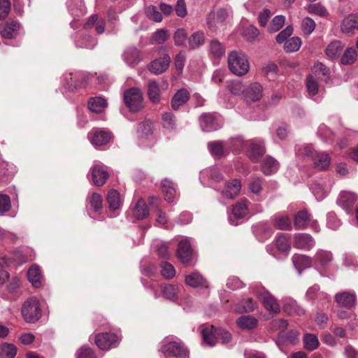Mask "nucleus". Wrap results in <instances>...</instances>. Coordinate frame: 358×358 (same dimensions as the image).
Listing matches in <instances>:
<instances>
[{"label":"nucleus","mask_w":358,"mask_h":358,"mask_svg":"<svg viewBox=\"0 0 358 358\" xmlns=\"http://www.w3.org/2000/svg\"><path fill=\"white\" fill-rule=\"evenodd\" d=\"M357 51L354 48H348L344 52L341 58V63L344 65L353 64L357 59Z\"/></svg>","instance_id":"052dcab7"},{"label":"nucleus","mask_w":358,"mask_h":358,"mask_svg":"<svg viewBox=\"0 0 358 358\" xmlns=\"http://www.w3.org/2000/svg\"><path fill=\"white\" fill-rule=\"evenodd\" d=\"M310 189L317 201L324 199L330 191V185L318 182H314Z\"/></svg>","instance_id":"473e14b6"},{"label":"nucleus","mask_w":358,"mask_h":358,"mask_svg":"<svg viewBox=\"0 0 358 358\" xmlns=\"http://www.w3.org/2000/svg\"><path fill=\"white\" fill-rule=\"evenodd\" d=\"M263 96V87L259 83H250L245 90V96L252 101H259Z\"/></svg>","instance_id":"4be33fe9"},{"label":"nucleus","mask_w":358,"mask_h":358,"mask_svg":"<svg viewBox=\"0 0 358 358\" xmlns=\"http://www.w3.org/2000/svg\"><path fill=\"white\" fill-rule=\"evenodd\" d=\"M106 200L110 210H116L120 208L121 204L120 196L119 192L115 189H111L108 192Z\"/></svg>","instance_id":"49530a36"},{"label":"nucleus","mask_w":358,"mask_h":358,"mask_svg":"<svg viewBox=\"0 0 358 358\" xmlns=\"http://www.w3.org/2000/svg\"><path fill=\"white\" fill-rule=\"evenodd\" d=\"M22 315L27 322L34 323L41 317L40 303L36 298L25 301L22 307Z\"/></svg>","instance_id":"39448f33"},{"label":"nucleus","mask_w":358,"mask_h":358,"mask_svg":"<svg viewBox=\"0 0 358 358\" xmlns=\"http://www.w3.org/2000/svg\"><path fill=\"white\" fill-rule=\"evenodd\" d=\"M92 180L94 185L103 186L109 177L108 171L101 164H95L90 169Z\"/></svg>","instance_id":"ddd939ff"},{"label":"nucleus","mask_w":358,"mask_h":358,"mask_svg":"<svg viewBox=\"0 0 358 358\" xmlns=\"http://www.w3.org/2000/svg\"><path fill=\"white\" fill-rule=\"evenodd\" d=\"M295 150L297 155L312 157L315 167L319 170H324L327 169L330 164V157L329 155L324 152L317 153L315 152L311 145H298L296 146Z\"/></svg>","instance_id":"f03ea898"},{"label":"nucleus","mask_w":358,"mask_h":358,"mask_svg":"<svg viewBox=\"0 0 358 358\" xmlns=\"http://www.w3.org/2000/svg\"><path fill=\"white\" fill-rule=\"evenodd\" d=\"M87 201L95 212H99L102 209L103 198L99 194L92 192L88 195Z\"/></svg>","instance_id":"8fccbe9b"},{"label":"nucleus","mask_w":358,"mask_h":358,"mask_svg":"<svg viewBox=\"0 0 358 358\" xmlns=\"http://www.w3.org/2000/svg\"><path fill=\"white\" fill-rule=\"evenodd\" d=\"M315 245L314 238L306 233H296L293 236V245L295 248L310 250Z\"/></svg>","instance_id":"9d476101"},{"label":"nucleus","mask_w":358,"mask_h":358,"mask_svg":"<svg viewBox=\"0 0 358 358\" xmlns=\"http://www.w3.org/2000/svg\"><path fill=\"white\" fill-rule=\"evenodd\" d=\"M292 259L296 269L299 273L303 268H309L312 265V258L305 255H294Z\"/></svg>","instance_id":"7c9ffc66"},{"label":"nucleus","mask_w":358,"mask_h":358,"mask_svg":"<svg viewBox=\"0 0 358 358\" xmlns=\"http://www.w3.org/2000/svg\"><path fill=\"white\" fill-rule=\"evenodd\" d=\"M171 62V58L167 54H164L162 57L154 59L148 66L149 71L155 74L159 75L165 72Z\"/></svg>","instance_id":"4468645a"},{"label":"nucleus","mask_w":358,"mask_h":358,"mask_svg":"<svg viewBox=\"0 0 358 358\" xmlns=\"http://www.w3.org/2000/svg\"><path fill=\"white\" fill-rule=\"evenodd\" d=\"M250 158L254 162H258L265 152L263 143L261 141H254L251 143Z\"/></svg>","instance_id":"a19ab883"},{"label":"nucleus","mask_w":358,"mask_h":358,"mask_svg":"<svg viewBox=\"0 0 358 358\" xmlns=\"http://www.w3.org/2000/svg\"><path fill=\"white\" fill-rule=\"evenodd\" d=\"M226 48L217 39L212 40L209 43L208 53L209 55L216 59L221 58L225 55Z\"/></svg>","instance_id":"c756f323"},{"label":"nucleus","mask_w":358,"mask_h":358,"mask_svg":"<svg viewBox=\"0 0 358 358\" xmlns=\"http://www.w3.org/2000/svg\"><path fill=\"white\" fill-rule=\"evenodd\" d=\"M201 129L206 132L213 131L222 127V121L216 115L211 113H204L199 117Z\"/></svg>","instance_id":"1a4fd4ad"},{"label":"nucleus","mask_w":358,"mask_h":358,"mask_svg":"<svg viewBox=\"0 0 358 358\" xmlns=\"http://www.w3.org/2000/svg\"><path fill=\"white\" fill-rule=\"evenodd\" d=\"M106 106L107 101L102 97L91 98L88 102L89 109L96 113L103 112Z\"/></svg>","instance_id":"58836bf2"},{"label":"nucleus","mask_w":358,"mask_h":358,"mask_svg":"<svg viewBox=\"0 0 358 358\" xmlns=\"http://www.w3.org/2000/svg\"><path fill=\"white\" fill-rule=\"evenodd\" d=\"M122 57L127 65L131 67L136 66L143 59L141 52L134 47L127 48Z\"/></svg>","instance_id":"2eb2a0df"},{"label":"nucleus","mask_w":358,"mask_h":358,"mask_svg":"<svg viewBox=\"0 0 358 358\" xmlns=\"http://www.w3.org/2000/svg\"><path fill=\"white\" fill-rule=\"evenodd\" d=\"M342 49L343 47L341 42L338 41H334L327 45L325 53L327 57L334 59L340 55Z\"/></svg>","instance_id":"de8ad7c7"},{"label":"nucleus","mask_w":358,"mask_h":358,"mask_svg":"<svg viewBox=\"0 0 358 358\" xmlns=\"http://www.w3.org/2000/svg\"><path fill=\"white\" fill-rule=\"evenodd\" d=\"M335 300L340 306L350 309L355 306L356 295L353 292H343L336 294Z\"/></svg>","instance_id":"412c9836"},{"label":"nucleus","mask_w":358,"mask_h":358,"mask_svg":"<svg viewBox=\"0 0 358 358\" xmlns=\"http://www.w3.org/2000/svg\"><path fill=\"white\" fill-rule=\"evenodd\" d=\"M228 66L230 71L238 76L245 75L250 69L247 57L238 51H232L229 53Z\"/></svg>","instance_id":"f257e3e1"},{"label":"nucleus","mask_w":358,"mask_h":358,"mask_svg":"<svg viewBox=\"0 0 358 358\" xmlns=\"http://www.w3.org/2000/svg\"><path fill=\"white\" fill-rule=\"evenodd\" d=\"M305 348L309 350H314L318 347L319 341L317 337L311 334H307L303 338Z\"/></svg>","instance_id":"e2e57ef3"},{"label":"nucleus","mask_w":358,"mask_h":358,"mask_svg":"<svg viewBox=\"0 0 358 358\" xmlns=\"http://www.w3.org/2000/svg\"><path fill=\"white\" fill-rule=\"evenodd\" d=\"M253 292L268 312L273 314H278L280 313V305L278 304L276 299L270 292L264 288H262L255 289Z\"/></svg>","instance_id":"0eeeda50"},{"label":"nucleus","mask_w":358,"mask_h":358,"mask_svg":"<svg viewBox=\"0 0 358 358\" xmlns=\"http://www.w3.org/2000/svg\"><path fill=\"white\" fill-rule=\"evenodd\" d=\"M88 138L94 147L104 145L109 143L112 138V134L108 131L101 129H93L88 133Z\"/></svg>","instance_id":"6e6552de"},{"label":"nucleus","mask_w":358,"mask_h":358,"mask_svg":"<svg viewBox=\"0 0 358 358\" xmlns=\"http://www.w3.org/2000/svg\"><path fill=\"white\" fill-rule=\"evenodd\" d=\"M227 17L228 12L225 8L210 11L206 17L208 29L213 33L223 29Z\"/></svg>","instance_id":"20e7f679"},{"label":"nucleus","mask_w":358,"mask_h":358,"mask_svg":"<svg viewBox=\"0 0 358 358\" xmlns=\"http://www.w3.org/2000/svg\"><path fill=\"white\" fill-rule=\"evenodd\" d=\"M164 355H171L178 358H184L188 355V351L184 345L178 342H169L161 348Z\"/></svg>","instance_id":"f8f14e48"},{"label":"nucleus","mask_w":358,"mask_h":358,"mask_svg":"<svg viewBox=\"0 0 358 358\" xmlns=\"http://www.w3.org/2000/svg\"><path fill=\"white\" fill-rule=\"evenodd\" d=\"M67 6L69 12L74 17L75 20L84 15L86 13V8L83 0H69Z\"/></svg>","instance_id":"bb28decb"},{"label":"nucleus","mask_w":358,"mask_h":358,"mask_svg":"<svg viewBox=\"0 0 358 358\" xmlns=\"http://www.w3.org/2000/svg\"><path fill=\"white\" fill-rule=\"evenodd\" d=\"M314 75H308L306 78V88L308 94L310 96H313L318 93L319 81Z\"/></svg>","instance_id":"3c124183"},{"label":"nucleus","mask_w":358,"mask_h":358,"mask_svg":"<svg viewBox=\"0 0 358 358\" xmlns=\"http://www.w3.org/2000/svg\"><path fill=\"white\" fill-rule=\"evenodd\" d=\"M124 100L131 112H138L143 108V94L138 88L133 87L126 90L124 94Z\"/></svg>","instance_id":"423d86ee"},{"label":"nucleus","mask_w":358,"mask_h":358,"mask_svg":"<svg viewBox=\"0 0 358 358\" xmlns=\"http://www.w3.org/2000/svg\"><path fill=\"white\" fill-rule=\"evenodd\" d=\"M206 178L210 179L213 182H219L222 180L223 176L217 167L212 166L203 169L200 173V180L202 183L205 182Z\"/></svg>","instance_id":"393cba45"},{"label":"nucleus","mask_w":358,"mask_h":358,"mask_svg":"<svg viewBox=\"0 0 358 358\" xmlns=\"http://www.w3.org/2000/svg\"><path fill=\"white\" fill-rule=\"evenodd\" d=\"M329 69L321 62H315L311 69L310 75H314L317 78L322 80L329 76Z\"/></svg>","instance_id":"c03bdc74"},{"label":"nucleus","mask_w":358,"mask_h":358,"mask_svg":"<svg viewBox=\"0 0 358 358\" xmlns=\"http://www.w3.org/2000/svg\"><path fill=\"white\" fill-rule=\"evenodd\" d=\"M161 291L164 298L173 301L178 299L180 292L179 287L172 284L161 285Z\"/></svg>","instance_id":"f704fd0d"},{"label":"nucleus","mask_w":358,"mask_h":358,"mask_svg":"<svg viewBox=\"0 0 358 358\" xmlns=\"http://www.w3.org/2000/svg\"><path fill=\"white\" fill-rule=\"evenodd\" d=\"M185 282L193 287L206 286V279L199 272L187 275Z\"/></svg>","instance_id":"79ce46f5"},{"label":"nucleus","mask_w":358,"mask_h":358,"mask_svg":"<svg viewBox=\"0 0 358 358\" xmlns=\"http://www.w3.org/2000/svg\"><path fill=\"white\" fill-rule=\"evenodd\" d=\"M27 276L29 281L31 283L34 287L38 288L41 287L42 275L38 266H31L27 271Z\"/></svg>","instance_id":"72a5a7b5"},{"label":"nucleus","mask_w":358,"mask_h":358,"mask_svg":"<svg viewBox=\"0 0 358 358\" xmlns=\"http://www.w3.org/2000/svg\"><path fill=\"white\" fill-rule=\"evenodd\" d=\"M145 15L149 19L157 22H162L163 19L161 13L155 6H150L147 7L145 8Z\"/></svg>","instance_id":"69168bd1"},{"label":"nucleus","mask_w":358,"mask_h":358,"mask_svg":"<svg viewBox=\"0 0 358 358\" xmlns=\"http://www.w3.org/2000/svg\"><path fill=\"white\" fill-rule=\"evenodd\" d=\"M192 255V250L189 241L187 238L181 240L177 249V257L183 264L190 262Z\"/></svg>","instance_id":"dca6fc26"},{"label":"nucleus","mask_w":358,"mask_h":358,"mask_svg":"<svg viewBox=\"0 0 358 358\" xmlns=\"http://www.w3.org/2000/svg\"><path fill=\"white\" fill-rule=\"evenodd\" d=\"M169 31L165 29H160L153 33L152 40L157 44L164 43L169 38Z\"/></svg>","instance_id":"0e129e2a"},{"label":"nucleus","mask_w":358,"mask_h":358,"mask_svg":"<svg viewBox=\"0 0 358 358\" xmlns=\"http://www.w3.org/2000/svg\"><path fill=\"white\" fill-rule=\"evenodd\" d=\"M278 162L271 157H266L262 160V169L266 175H271L276 172L278 169Z\"/></svg>","instance_id":"c9c22d12"},{"label":"nucleus","mask_w":358,"mask_h":358,"mask_svg":"<svg viewBox=\"0 0 358 358\" xmlns=\"http://www.w3.org/2000/svg\"><path fill=\"white\" fill-rule=\"evenodd\" d=\"M241 189V180L234 179L231 182H226L225 189L221 191V194L227 199H233L239 194Z\"/></svg>","instance_id":"b1692460"},{"label":"nucleus","mask_w":358,"mask_h":358,"mask_svg":"<svg viewBox=\"0 0 358 358\" xmlns=\"http://www.w3.org/2000/svg\"><path fill=\"white\" fill-rule=\"evenodd\" d=\"M119 341L118 336L115 334L103 333L96 335L95 343L102 350H108L115 347Z\"/></svg>","instance_id":"9b49d317"},{"label":"nucleus","mask_w":358,"mask_h":358,"mask_svg":"<svg viewBox=\"0 0 358 358\" xmlns=\"http://www.w3.org/2000/svg\"><path fill=\"white\" fill-rule=\"evenodd\" d=\"M227 141H214L208 143V149L211 155L215 158H221L228 152Z\"/></svg>","instance_id":"f3484780"},{"label":"nucleus","mask_w":358,"mask_h":358,"mask_svg":"<svg viewBox=\"0 0 358 358\" xmlns=\"http://www.w3.org/2000/svg\"><path fill=\"white\" fill-rule=\"evenodd\" d=\"M283 310L291 316H301L304 313L303 310L292 299H285L283 300Z\"/></svg>","instance_id":"cd10ccee"},{"label":"nucleus","mask_w":358,"mask_h":358,"mask_svg":"<svg viewBox=\"0 0 358 358\" xmlns=\"http://www.w3.org/2000/svg\"><path fill=\"white\" fill-rule=\"evenodd\" d=\"M275 245L281 252H289L291 249L289 237L282 233L277 234L275 239Z\"/></svg>","instance_id":"4c0bfd02"},{"label":"nucleus","mask_w":358,"mask_h":358,"mask_svg":"<svg viewBox=\"0 0 358 358\" xmlns=\"http://www.w3.org/2000/svg\"><path fill=\"white\" fill-rule=\"evenodd\" d=\"M189 99V93L185 89L179 90L173 96L171 106L173 110H178Z\"/></svg>","instance_id":"c85d7f7f"},{"label":"nucleus","mask_w":358,"mask_h":358,"mask_svg":"<svg viewBox=\"0 0 358 358\" xmlns=\"http://www.w3.org/2000/svg\"><path fill=\"white\" fill-rule=\"evenodd\" d=\"M76 358H97L95 352L89 347L83 346L76 353Z\"/></svg>","instance_id":"774afa93"},{"label":"nucleus","mask_w":358,"mask_h":358,"mask_svg":"<svg viewBox=\"0 0 358 358\" xmlns=\"http://www.w3.org/2000/svg\"><path fill=\"white\" fill-rule=\"evenodd\" d=\"M94 26L97 34H103L105 31V22L102 18H99L96 15H92L86 22L85 27L90 29Z\"/></svg>","instance_id":"ea45409f"},{"label":"nucleus","mask_w":358,"mask_h":358,"mask_svg":"<svg viewBox=\"0 0 358 358\" xmlns=\"http://www.w3.org/2000/svg\"><path fill=\"white\" fill-rule=\"evenodd\" d=\"M161 274L164 278L171 279L176 275V270L170 263L162 262L161 264Z\"/></svg>","instance_id":"680f3d73"},{"label":"nucleus","mask_w":358,"mask_h":358,"mask_svg":"<svg viewBox=\"0 0 358 358\" xmlns=\"http://www.w3.org/2000/svg\"><path fill=\"white\" fill-rule=\"evenodd\" d=\"M20 29V24L17 21H10L0 25V34L4 38H15Z\"/></svg>","instance_id":"6ab92c4d"},{"label":"nucleus","mask_w":358,"mask_h":358,"mask_svg":"<svg viewBox=\"0 0 358 358\" xmlns=\"http://www.w3.org/2000/svg\"><path fill=\"white\" fill-rule=\"evenodd\" d=\"M301 45V40L300 38L294 36L287 39L285 41L284 48L287 52H294L299 50Z\"/></svg>","instance_id":"4d7b16f0"},{"label":"nucleus","mask_w":358,"mask_h":358,"mask_svg":"<svg viewBox=\"0 0 358 358\" xmlns=\"http://www.w3.org/2000/svg\"><path fill=\"white\" fill-rule=\"evenodd\" d=\"M357 199L358 196L355 193L348 191H343L339 194L337 199V203L347 212H350L351 208L354 206Z\"/></svg>","instance_id":"a211bd4d"},{"label":"nucleus","mask_w":358,"mask_h":358,"mask_svg":"<svg viewBox=\"0 0 358 358\" xmlns=\"http://www.w3.org/2000/svg\"><path fill=\"white\" fill-rule=\"evenodd\" d=\"M341 29L345 34L358 31V13L350 14L345 17L341 23Z\"/></svg>","instance_id":"5701e85b"},{"label":"nucleus","mask_w":358,"mask_h":358,"mask_svg":"<svg viewBox=\"0 0 358 358\" xmlns=\"http://www.w3.org/2000/svg\"><path fill=\"white\" fill-rule=\"evenodd\" d=\"M17 354V348L11 344L4 343L0 345L1 358H14Z\"/></svg>","instance_id":"603ef678"},{"label":"nucleus","mask_w":358,"mask_h":358,"mask_svg":"<svg viewBox=\"0 0 358 358\" xmlns=\"http://www.w3.org/2000/svg\"><path fill=\"white\" fill-rule=\"evenodd\" d=\"M314 260L317 266L326 269L333 262L334 257L330 251L318 250L314 256Z\"/></svg>","instance_id":"aec40b11"},{"label":"nucleus","mask_w":358,"mask_h":358,"mask_svg":"<svg viewBox=\"0 0 358 358\" xmlns=\"http://www.w3.org/2000/svg\"><path fill=\"white\" fill-rule=\"evenodd\" d=\"M162 188L164 194L165 200L172 202L176 195V190L171 181L165 179L162 182Z\"/></svg>","instance_id":"09e8293b"},{"label":"nucleus","mask_w":358,"mask_h":358,"mask_svg":"<svg viewBox=\"0 0 358 358\" xmlns=\"http://www.w3.org/2000/svg\"><path fill=\"white\" fill-rule=\"evenodd\" d=\"M310 222V216L307 211H299L294 217V224L296 229H305Z\"/></svg>","instance_id":"a18cd8bd"},{"label":"nucleus","mask_w":358,"mask_h":358,"mask_svg":"<svg viewBox=\"0 0 358 358\" xmlns=\"http://www.w3.org/2000/svg\"><path fill=\"white\" fill-rule=\"evenodd\" d=\"M205 36L203 31H198L194 32L189 38V45L191 49H196L203 44Z\"/></svg>","instance_id":"5fc2aeb1"},{"label":"nucleus","mask_w":358,"mask_h":358,"mask_svg":"<svg viewBox=\"0 0 358 358\" xmlns=\"http://www.w3.org/2000/svg\"><path fill=\"white\" fill-rule=\"evenodd\" d=\"M201 334L203 341L210 347L214 346L219 341L223 344L229 343L232 338L229 331L213 326L203 329Z\"/></svg>","instance_id":"7ed1b4c3"},{"label":"nucleus","mask_w":358,"mask_h":358,"mask_svg":"<svg viewBox=\"0 0 358 358\" xmlns=\"http://www.w3.org/2000/svg\"><path fill=\"white\" fill-rule=\"evenodd\" d=\"M147 93L150 101L158 103L161 101L162 90L155 80H150L147 84Z\"/></svg>","instance_id":"a878e982"},{"label":"nucleus","mask_w":358,"mask_h":358,"mask_svg":"<svg viewBox=\"0 0 358 358\" xmlns=\"http://www.w3.org/2000/svg\"><path fill=\"white\" fill-rule=\"evenodd\" d=\"M258 320L251 315H243L238 318L236 324L242 329H252L257 325Z\"/></svg>","instance_id":"e433bc0d"},{"label":"nucleus","mask_w":358,"mask_h":358,"mask_svg":"<svg viewBox=\"0 0 358 358\" xmlns=\"http://www.w3.org/2000/svg\"><path fill=\"white\" fill-rule=\"evenodd\" d=\"M248 201L243 199L236 202L232 208V215L236 219H243L249 213V209L247 204Z\"/></svg>","instance_id":"2f4dec72"},{"label":"nucleus","mask_w":358,"mask_h":358,"mask_svg":"<svg viewBox=\"0 0 358 358\" xmlns=\"http://www.w3.org/2000/svg\"><path fill=\"white\" fill-rule=\"evenodd\" d=\"M96 45V41L90 36H85L76 40V45L78 48H84L87 49H92Z\"/></svg>","instance_id":"13d9d810"},{"label":"nucleus","mask_w":358,"mask_h":358,"mask_svg":"<svg viewBox=\"0 0 358 358\" xmlns=\"http://www.w3.org/2000/svg\"><path fill=\"white\" fill-rule=\"evenodd\" d=\"M306 10L310 14H314L320 17H327L329 13L326 8L321 3H310L306 6Z\"/></svg>","instance_id":"6e6d98bb"},{"label":"nucleus","mask_w":358,"mask_h":358,"mask_svg":"<svg viewBox=\"0 0 358 358\" xmlns=\"http://www.w3.org/2000/svg\"><path fill=\"white\" fill-rule=\"evenodd\" d=\"M274 226L280 230H289L292 228V223L288 216L278 215L274 219Z\"/></svg>","instance_id":"864d4df0"},{"label":"nucleus","mask_w":358,"mask_h":358,"mask_svg":"<svg viewBox=\"0 0 358 358\" xmlns=\"http://www.w3.org/2000/svg\"><path fill=\"white\" fill-rule=\"evenodd\" d=\"M162 124L163 126L167 129H174L176 128V117L174 115L171 113H165L162 115Z\"/></svg>","instance_id":"338daca9"},{"label":"nucleus","mask_w":358,"mask_h":358,"mask_svg":"<svg viewBox=\"0 0 358 358\" xmlns=\"http://www.w3.org/2000/svg\"><path fill=\"white\" fill-rule=\"evenodd\" d=\"M150 213L149 208L143 199H139L134 209V215L138 220L146 218Z\"/></svg>","instance_id":"37998d69"},{"label":"nucleus","mask_w":358,"mask_h":358,"mask_svg":"<svg viewBox=\"0 0 358 358\" xmlns=\"http://www.w3.org/2000/svg\"><path fill=\"white\" fill-rule=\"evenodd\" d=\"M285 17L283 15H279L274 17L268 27V31L270 33H275L279 31L285 24Z\"/></svg>","instance_id":"bf43d9fd"}]
</instances>
